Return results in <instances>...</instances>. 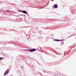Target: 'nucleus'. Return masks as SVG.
Listing matches in <instances>:
<instances>
[{"instance_id":"39448f33","label":"nucleus","mask_w":76,"mask_h":76,"mask_svg":"<svg viewBox=\"0 0 76 76\" xmlns=\"http://www.w3.org/2000/svg\"><path fill=\"white\" fill-rule=\"evenodd\" d=\"M3 59H4V58H3V57L0 58V61L2 60H3Z\"/></svg>"},{"instance_id":"423d86ee","label":"nucleus","mask_w":76,"mask_h":76,"mask_svg":"<svg viewBox=\"0 0 76 76\" xmlns=\"http://www.w3.org/2000/svg\"><path fill=\"white\" fill-rule=\"evenodd\" d=\"M54 41H60V40H58V39H55L54 40Z\"/></svg>"},{"instance_id":"f257e3e1","label":"nucleus","mask_w":76,"mask_h":76,"mask_svg":"<svg viewBox=\"0 0 76 76\" xmlns=\"http://www.w3.org/2000/svg\"><path fill=\"white\" fill-rule=\"evenodd\" d=\"M36 51V49H30L29 51L30 52H33L34 51Z\"/></svg>"},{"instance_id":"f03ea898","label":"nucleus","mask_w":76,"mask_h":76,"mask_svg":"<svg viewBox=\"0 0 76 76\" xmlns=\"http://www.w3.org/2000/svg\"><path fill=\"white\" fill-rule=\"evenodd\" d=\"M9 72V70L7 69L4 74V75H7L8 74Z\"/></svg>"},{"instance_id":"7ed1b4c3","label":"nucleus","mask_w":76,"mask_h":76,"mask_svg":"<svg viewBox=\"0 0 76 76\" xmlns=\"http://www.w3.org/2000/svg\"><path fill=\"white\" fill-rule=\"evenodd\" d=\"M22 13H24L25 14H28V12L26 11H21Z\"/></svg>"},{"instance_id":"20e7f679","label":"nucleus","mask_w":76,"mask_h":76,"mask_svg":"<svg viewBox=\"0 0 76 76\" xmlns=\"http://www.w3.org/2000/svg\"><path fill=\"white\" fill-rule=\"evenodd\" d=\"M54 8H57V7H58V6H57V5L55 4L54 5Z\"/></svg>"}]
</instances>
